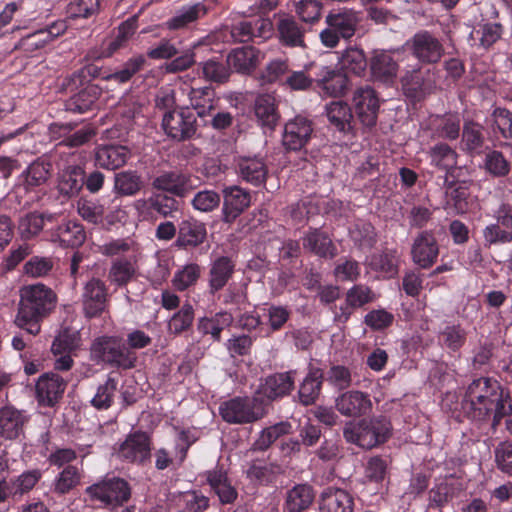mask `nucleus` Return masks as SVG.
I'll list each match as a JSON object with an SVG mask.
<instances>
[{
	"label": "nucleus",
	"mask_w": 512,
	"mask_h": 512,
	"mask_svg": "<svg viewBox=\"0 0 512 512\" xmlns=\"http://www.w3.org/2000/svg\"><path fill=\"white\" fill-rule=\"evenodd\" d=\"M466 414L477 421H482L493 414V426L512 411L508 394L504 393L499 382L489 377L473 380L467 387L463 398Z\"/></svg>",
	"instance_id": "f257e3e1"
},
{
	"label": "nucleus",
	"mask_w": 512,
	"mask_h": 512,
	"mask_svg": "<svg viewBox=\"0 0 512 512\" xmlns=\"http://www.w3.org/2000/svg\"><path fill=\"white\" fill-rule=\"evenodd\" d=\"M57 296L44 284L27 285L20 291V302L15 324L31 335L40 332V321L56 307Z\"/></svg>",
	"instance_id": "f03ea898"
},
{
	"label": "nucleus",
	"mask_w": 512,
	"mask_h": 512,
	"mask_svg": "<svg viewBox=\"0 0 512 512\" xmlns=\"http://www.w3.org/2000/svg\"><path fill=\"white\" fill-rule=\"evenodd\" d=\"M391 423L384 416L349 422L345 425L343 435L347 442L365 449H371L384 443L390 436Z\"/></svg>",
	"instance_id": "7ed1b4c3"
},
{
	"label": "nucleus",
	"mask_w": 512,
	"mask_h": 512,
	"mask_svg": "<svg viewBox=\"0 0 512 512\" xmlns=\"http://www.w3.org/2000/svg\"><path fill=\"white\" fill-rule=\"evenodd\" d=\"M91 357L97 363H107L112 366L130 369L134 367L136 355L127 348L120 338L101 336L91 345Z\"/></svg>",
	"instance_id": "20e7f679"
},
{
	"label": "nucleus",
	"mask_w": 512,
	"mask_h": 512,
	"mask_svg": "<svg viewBox=\"0 0 512 512\" xmlns=\"http://www.w3.org/2000/svg\"><path fill=\"white\" fill-rule=\"evenodd\" d=\"M257 398L234 397L219 406L222 419L229 424H249L261 419L265 412Z\"/></svg>",
	"instance_id": "39448f33"
},
{
	"label": "nucleus",
	"mask_w": 512,
	"mask_h": 512,
	"mask_svg": "<svg viewBox=\"0 0 512 512\" xmlns=\"http://www.w3.org/2000/svg\"><path fill=\"white\" fill-rule=\"evenodd\" d=\"M86 493L94 501H99L108 507H117L126 502L130 497L128 483L117 477L106 478L86 489Z\"/></svg>",
	"instance_id": "423d86ee"
},
{
	"label": "nucleus",
	"mask_w": 512,
	"mask_h": 512,
	"mask_svg": "<svg viewBox=\"0 0 512 512\" xmlns=\"http://www.w3.org/2000/svg\"><path fill=\"white\" fill-rule=\"evenodd\" d=\"M80 299L85 317L100 316L105 311L108 302L107 285L97 277L90 278L83 284Z\"/></svg>",
	"instance_id": "0eeeda50"
},
{
	"label": "nucleus",
	"mask_w": 512,
	"mask_h": 512,
	"mask_svg": "<svg viewBox=\"0 0 512 512\" xmlns=\"http://www.w3.org/2000/svg\"><path fill=\"white\" fill-rule=\"evenodd\" d=\"M162 128L174 140L183 141L196 132V117L189 109L170 110L163 115Z\"/></svg>",
	"instance_id": "6e6552de"
},
{
	"label": "nucleus",
	"mask_w": 512,
	"mask_h": 512,
	"mask_svg": "<svg viewBox=\"0 0 512 512\" xmlns=\"http://www.w3.org/2000/svg\"><path fill=\"white\" fill-rule=\"evenodd\" d=\"M353 105L355 113L363 125L371 127L376 124L380 102L372 87L366 85L357 88L353 95Z\"/></svg>",
	"instance_id": "1a4fd4ad"
},
{
	"label": "nucleus",
	"mask_w": 512,
	"mask_h": 512,
	"mask_svg": "<svg viewBox=\"0 0 512 512\" xmlns=\"http://www.w3.org/2000/svg\"><path fill=\"white\" fill-rule=\"evenodd\" d=\"M294 387V373H275L266 377L256 391L260 402L273 401L288 395Z\"/></svg>",
	"instance_id": "9d476101"
},
{
	"label": "nucleus",
	"mask_w": 512,
	"mask_h": 512,
	"mask_svg": "<svg viewBox=\"0 0 512 512\" xmlns=\"http://www.w3.org/2000/svg\"><path fill=\"white\" fill-rule=\"evenodd\" d=\"M312 132L311 121L306 117L296 116L284 126L282 135L283 146L287 150L299 151L308 143Z\"/></svg>",
	"instance_id": "9b49d317"
},
{
	"label": "nucleus",
	"mask_w": 512,
	"mask_h": 512,
	"mask_svg": "<svg viewBox=\"0 0 512 512\" xmlns=\"http://www.w3.org/2000/svg\"><path fill=\"white\" fill-rule=\"evenodd\" d=\"M413 55L421 62L436 63L443 55L440 41L427 31L416 33L410 40Z\"/></svg>",
	"instance_id": "f8f14e48"
},
{
	"label": "nucleus",
	"mask_w": 512,
	"mask_h": 512,
	"mask_svg": "<svg viewBox=\"0 0 512 512\" xmlns=\"http://www.w3.org/2000/svg\"><path fill=\"white\" fill-rule=\"evenodd\" d=\"M315 83L322 96L337 97L344 93L347 78L332 67L319 66L315 72Z\"/></svg>",
	"instance_id": "ddd939ff"
},
{
	"label": "nucleus",
	"mask_w": 512,
	"mask_h": 512,
	"mask_svg": "<svg viewBox=\"0 0 512 512\" xmlns=\"http://www.w3.org/2000/svg\"><path fill=\"white\" fill-rule=\"evenodd\" d=\"M223 198L222 220L225 223H232L251 202L250 193L238 186L224 188Z\"/></svg>",
	"instance_id": "4468645a"
},
{
	"label": "nucleus",
	"mask_w": 512,
	"mask_h": 512,
	"mask_svg": "<svg viewBox=\"0 0 512 512\" xmlns=\"http://www.w3.org/2000/svg\"><path fill=\"white\" fill-rule=\"evenodd\" d=\"M354 499L352 495L341 488H325L318 500V512H353Z\"/></svg>",
	"instance_id": "2eb2a0df"
},
{
	"label": "nucleus",
	"mask_w": 512,
	"mask_h": 512,
	"mask_svg": "<svg viewBox=\"0 0 512 512\" xmlns=\"http://www.w3.org/2000/svg\"><path fill=\"white\" fill-rule=\"evenodd\" d=\"M335 406L344 416L358 417L371 410L372 402L368 394L352 390L339 395L336 398Z\"/></svg>",
	"instance_id": "dca6fc26"
},
{
	"label": "nucleus",
	"mask_w": 512,
	"mask_h": 512,
	"mask_svg": "<svg viewBox=\"0 0 512 512\" xmlns=\"http://www.w3.org/2000/svg\"><path fill=\"white\" fill-rule=\"evenodd\" d=\"M150 440L146 433L130 434L120 445L119 457L128 462L142 463L150 457Z\"/></svg>",
	"instance_id": "f3484780"
},
{
	"label": "nucleus",
	"mask_w": 512,
	"mask_h": 512,
	"mask_svg": "<svg viewBox=\"0 0 512 512\" xmlns=\"http://www.w3.org/2000/svg\"><path fill=\"white\" fill-rule=\"evenodd\" d=\"M369 64L371 75L376 81L391 84L396 79L398 64L389 51L374 50Z\"/></svg>",
	"instance_id": "a211bd4d"
},
{
	"label": "nucleus",
	"mask_w": 512,
	"mask_h": 512,
	"mask_svg": "<svg viewBox=\"0 0 512 512\" xmlns=\"http://www.w3.org/2000/svg\"><path fill=\"white\" fill-rule=\"evenodd\" d=\"M51 170L52 165L49 160L43 157L38 158L20 174L18 178L19 185L27 192L34 191L46 184L51 176Z\"/></svg>",
	"instance_id": "6ab92c4d"
},
{
	"label": "nucleus",
	"mask_w": 512,
	"mask_h": 512,
	"mask_svg": "<svg viewBox=\"0 0 512 512\" xmlns=\"http://www.w3.org/2000/svg\"><path fill=\"white\" fill-rule=\"evenodd\" d=\"M66 383L61 376L48 373L41 376L36 383V395L40 404L54 405L62 396Z\"/></svg>",
	"instance_id": "aec40b11"
},
{
	"label": "nucleus",
	"mask_w": 512,
	"mask_h": 512,
	"mask_svg": "<svg viewBox=\"0 0 512 512\" xmlns=\"http://www.w3.org/2000/svg\"><path fill=\"white\" fill-rule=\"evenodd\" d=\"M49 233V240L58 243L62 247H78L86 239L83 226L72 220H67L52 229Z\"/></svg>",
	"instance_id": "412c9836"
},
{
	"label": "nucleus",
	"mask_w": 512,
	"mask_h": 512,
	"mask_svg": "<svg viewBox=\"0 0 512 512\" xmlns=\"http://www.w3.org/2000/svg\"><path fill=\"white\" fill-rule=\"evenodd\" d=\"M413 261L422 268L430 267L437 259L439 250L435 237L429 232H422L412 245Z\"/></svg>",
	"instance_id": "4be33fe9"
},
{
	"label": "nucleus",
	"mask_w": 512,
	"mask_h": 512,
	"mask_svg": "<svg viewBox=\"0 0 512 512\" xmlns=\"http://www.w3.org/2000/svg\"><path fill=\"white\" fill-rule=\"evenodd\" d=\"M28 417L23 412L12 406L0 409V437L5 440H14L22 432Z\"/></svg>",
	"instance_id": "5701e85b"
},
{
	"label": "nucleus",
	"mask_w": 512,
	"mask_h": 512,
	"mask_svg": "<svg viewBox=\"0 0 512 512\" xmlns=\"http://www.w3.org/2000/svg\"><path fill=\"white\" fill-rule=\"evenodd\" d=\"M360 22L359 14L353 10H339L330 12L325 17V24L330 26L342 39L354 36Z\"/></svg>",
	"instance_id": "b1692460"
},
{
	"label": "nucleus",
	"mask_w": 512,
	"mask_h": 512,
	"mask_svg": "<svg viewBox=\"0 0 512 512\" xmlns=\"http://www.w3.org/2000/svg\"><path fill=\"white\" fill-rule=\"evenodd\" d=\"M129 157L130 151L122 145H103L95 150V164L103 169H117L123 166Z\"/></svg>",
	"instance_id": "393cba45"
},
{
	"label": "nucleus",
	"mask_w": 512,
	"mask_h": 512,
	"mask_svg": "<svg viewBox=\"0 0 512 512\" xmlns=\"http://www.w3.org/2000/svg\"><path fill=\"white\" fill-rule=\"evenodd\" d=\"M208 9L202 2L184 5L167 20L166 27L169 30H180L189 27L206 16Z\"/></svg>",
	"instance_id": "a878e982"
},
{
	"label": "nucleus",
	"mask_w": 512,
	"mask_h": 512,
	"mask_svg": "<svg viewBox=\"0 0 512 512\" xmlns=\"http://www.w3.org/2000/svg\"><path fill=\"white\" fill-rule=\"evenodd\" d=\"M366 266L386 278H392L398 272L399 256L397 250L386 249L366 258Z\"/></svg>",
	"instance_id": "bb28decb"
},
{
	"label": "nucleus",
	"mask_w": 512,
	"mask_h": 512,
	"mask_svg": "<svg viewBox=\"0 0 512 512\" xmlns=\"http://www.w3.org/2000/svg\"><path fill=\"white\" fill-rule=\"evenodd\" d=\"M237 171L245 182L253 185H262L267 177L268 169L262 158L242 157L238 160Z\"/></svg>",
	"instance_id": "cd10ccee"
},
{
	"label": "nucleus",
	"mask_w": 512,
	"mask_h": 512,
	"mask_svg": "<svg viewBox=\"0 0 512 512\" xmlns=\"http://www.w3.org/2000/svg\"><path fill=\"white\" fill-rule=\"evenodd\" d=\"M303 246L319 257L333 258L337 255V247L330 236L319 229H313L305 235Z\"/></svg>",
	"instance_id": "c85d7f7f"
},
{
	"label": "nucleus",
	"mask_w": 512,
	"mask_h": 512,
	"mask_svg": "<svg viewBox=\"0 0 512 512\" xmlns=\"http://www.w3.org/2000/svg\"><path fill=\"white\" fill-rule=\"evenodd\" d=\"M206 480L211 490L221 503H232L237 498V491L223 469H214L206 473Z\"/></svg>",
	"instance_id": "c756f323"
},
{
	"label": "nucleus",
	"mask_w": 512,
	"mask_h": 512,
	"mask_svg": "<svg viewBox=\"0 0 512 512\" xmlns=\"http://www.w3.org/2000/svg\"><path fill=\"white\" fill-rule=\"evenodd\" d=\"M279 41L288 47H305V28L292 17H283L277 23Z\"/></svg>",
	"instance_id": "7c9ffc66"
},
{
	"label": "nucleus",
	"mask_w": 512,
	"mask_h": 512,
	"mask_svg": "<svg viewBox=\"0 0 512 512\" xmlns=\"http://www.w3.org/2000/svg\"><path fill=\"white\" fill-rule=\"evenodd\" d=\"M207 230L204 223L194 219L184 220L179 227L176 244L179 247H196L206 238Z\"/></svg>",
	"instance_id": "2f4dec72"
},
{
	"label": "nucleus",
	"mask_w": 512,
	"mask_h": 512,
	"mask_svg": "<svg viewBox=\"0 0 512 512\" xmlns=\"http://www.w3.org/2000/svg\"><path fill=\"white\" fill-rule=\"evenodd\" d=\"M84 170L77 164L67 165L59 172L58 189L66 196H75L84 184Z\"/></svg>",
	"instance_id": "473e14b6"
},
{
	"label": "nucleus",
	"mask_w": 512,
	"mask_h": 512,
	"mask_svg": "<svg viewBox=\"0 0 512 512\" xmlns=\"http://www.w3.org/2000/svg\"><path fill=\"white\" fill-rule=\"evenodd\" d=\"M188 182L189 179L185 174L169 171L156 177L153 181V186L156 189L182 197L191 189Z\"/></svg>",
	"instance_id": "72a5a7b5"
},
{
	"label": "nucleus",
	"mask_w": 512,
	"mask_h": 512,
	"mask_svg": "<svg viewBox=\"0 0 512 512\" xmlns=\"http://www.w3.org/2000/svg\"><path fill=\"white\" fill-rule=\"evenodd\" d=\"M469 190L463 184H449L445 190L444 209L448 213L464 214L469 209Z\"/></svg>",
	"instance_id": "f704fd0d"
},
{
	"label": "nucleus",
	"mask_w": 512,
	"mask_h": 512,
	"mask_svg": "<svg viewBox=\"0 0 512 512\" xmlns=\"http://www.w3.org/2000/svg\"><path fill=\"white\" fill-rule=\"evenodd\" d=\"M234 271V264L228 257L216 259L209 271V291L214 294L229 281Z\"/></svg>",
	"instance_id": "c9c22d12"
},
{
	"label": "nucleus",
	"mask_w": 512,
	"mask_h": 512,
	"mask_svg": "<svg viewBox=\"0 0 512 512\" xmlns=\"http://www.w3.org/2000/svg\"><path fill=\"white\" fill-rule=\"evenodd\" d=\"M233 322L232 314L224 311L211 317H202L198 321V330L204 335H211L214 341H220L221 332Z\"/></svg>",
	"instance_id": "e433bc0d"
},
{
	"label": "nucleus",
	"mask_w": 512,
	"mask_h": 512,
	"mask_svg": "<svg viewBox=\"0 0 512 512\" xmlns=\"http://www.w3.org/2000/svg\"><path fill=\"white\" fill-rule=\"evenodd\" d=\"M136 261V255L115 259L108 274L111 283L118 286L126 285L136 273Z\"/></svg>",
	"instance_id": "4c0bfd02"
},
{
	"label": "nucleus",
	"mask_w": 512,
	"mask_h": 512,
	"mask_svg": "<svg viewBox=\"0 0 512 512\" xmlns=\"http://www.w3.org/2000/svg\"><path fill=\"white\" fill-rule=\"evenodd\" d=\"M314 492L307 484H298L287 492L285 507L288 512H302L310 507Z\"/></svg>",
	"instance_id": "58836bf2"
},
{
	"label": "nucleus",
	"mask_w": 512,
	"mask_h": 512,
	"mask_svg": "<svg viewBox=\"0 0 512 512\" xmlns=\"http://www.w3.org/2000/svg\"><path fill=\"white\" fill-rule=\"evenodd\" d=\"M322 378L323 374L320 369L313 368L309 371L298 391L302 404L311 405L315 402L321 391Z\"/></svg>",
	"instance_id": "ea45409f"
},
{
	"label": "nucleus",
	"mask_w": 512,
	"mask_h": 512,
	"mask_svg": "<svg viewBox=\"0 0 512 512\" xmlns=\"http://www.w3.org/2000/svg\"><path fill=\"white\" fill-rule=\"evenodd\" d=\"M501 36V26L497 23H483L475 26L469 34L471 45L488 48Z\"/></svg>",
	"instance_id": "a19ab883"
},
{
	"label": "nucleus",
	"mask_w": 512,
	"mask_h": 512,
	"mask_svg": "<svg viewBox=\"0 0 512 512\" xmlns=\"http://www.w3.org/2000/svg\"><path fill=\"white\" fill-rule=\"evenodd\" d=\"M254 110L262 126L272 129L276 125L278 114L275 106V98L272 95H259L255 100Z\"/></svg>",
	"instance_id": "79ce46f5"
},
{
	"label": "nucleus",
	"mask_w": 512,
	"mask_h": 512,
	"mask_svg": "<svg viewBox=\"0 0 512 512\" xmlns=\"http://www.w3.org/2000/svg\"><path fill=\"white\" fill-rule=\"evenodd\" d=\"M339 64L342 70L361 76L367 68V59L362 49L349 47L342 52Z\"/></svg>",
	"instance_id": "37998d69"
},
{
	"label": "nucleus",
	"mask_w": 512,
	"mask_h": 512,
	"mask_svg": "<svg viewBox=\"0 0 512 512\" xmlns=\"http://www.w3.org/2000/svg\"><path fill=\"white\" fill-rule=\"evenodd\" d=\"M431 164L440 170L449 171L457 165V153L449 145L439 143L428 152Z\"/></svg>",
	"instance_id": "c03bdc74"
},
{
	"label": "nucleus",
	"mask_w": 512,
	"mask_h": 512,
	"mask_svg": "<svg viewBox=\"0 0 512 512\" xmlns=\"http://www.w3.org/2000/svg\"><path fill=\"white\" fill-rule=\"evenodd\" d=\"M191 107L203 117L214 108V91L210 87L191 88L188 93Z\"/></svg>",
	"instance_id": "a18cd8bd"
},
{
	"label": "nucleus",
	"mask_w": 512,
	"mask_h": 512,
	"mask_svg": "<svg viewBox=\"0 0 512 512\" xmlns=\"http://www.w3.org/2000/svg\"><path fill=\"white\" fill-rule=\"evenodd\" d=\"M228 62L239 72H249L258 63V52L252 47L238 48L229 55Z\"/></svg>",
	"instance_id": "49530a36"
},
{
	"label": "nucleus",
	"mask_w": 512,
	"mask_h": 512,
	"mask_svg": "<svg viewBox=\"0 0 512 512\" xmlns=\"http://www.w3.org/2000/svg\"><path fill=\"white\" fill-rule=\"evenodd\" d=\"M325 111L328 121L338 130L344 131L349 127L352 113L347 103L342 101H333L326 105Z\"/></svg>",
	"instance_id": "de8ad7c7"
},
{
	"label": "nucleus",
	"mask_w": 512,
	"mask_h": 512,
	"mask_svg": "<svg viewBox=\"0 0 512 512\" xmlns=\"http://www.w3.org/2000/svg\"><path fill=\"white\" fill-rule=\"evenodd\" d=\"M431 124L435 127V133L440 138L454 140L459 136L460 118L458 115L436 116L431 119Z\"/></svg>",
	"instance_id": "09e8293b"
},
{
	"label": "nucleus",
	"mask_w": 512,
	"mask_h": 512,
	"mask_svg": "<svg viewBox=\"0 0 512 512\" xmlns=\"http://www.w3.org/2000/svg\"><path fill=\"white\" fill-rule=\"evenodd\" d=\"M80 333L70 328L62 329L54 339L51 351L54 355L71 353L80 346Z\"/></svg>",
	"instance_id": "8fccbe9b"
},
{
	"label": "nucleus",
	"mask_w": 512,
	"mask_h": 512,
	"mask_svg": "<svg viewBox=\"0 0 512 512\" xmlns=\"http://www.w3.org/2000/svg\"><path fill=\"white\" fill-rule=\"evenodd\" d=\"M201 274L198 264L190 263L177 270L172 278V285L178 291H184L196 284Z\"/></svg>",
	"instance_id": "3c124183"
},
{
	"label": "nucleus",
	"mask_w": 512,
	"mask_h": 512,
	"mask_svg": "<svg viewBox=\"0 0 512 512\" xmlns=\"http://www.w3.org/2000/svg\"><path fill=\"white\" fill-rule=\"evenodd\" d=\"M118 381L112 377L98 386L96 394L91 399V405L97 410H106L111 407L117 390Z\"/></svg>",
	"instance_id": "603ef678"
},
{
	"label": "nucleus",
	"mask_w": 512,
	"mask_h": 512,
	"mask_svg": "<svg viewBox=\"0 0 512 512\" xmlns=\"http://www.w3.org/2000/svg\"><path fill=\"white\" fill-rule=\"evenodd\" d=\"M291 430V424L287 421L276 423L263 429L254 443L258 450H266L279 437L286 435Z\"/></svg>",
	"instance_id": "864d4df0"
},
{
	"label": "nucleus",
	"mask_w": 512,
	"mask_h": 512,
	"mask_svg": "<svg viewBox=\"0 0 512 512\" xmlns=\"http://www.w3.org/2000/svg\"><path fill=\"white\" fill-rule=\"evenodd\" d=\"M141 178L134 171H123L115 175V190L125 196L136 194L141 188Z\"/></svg>",
	"instance_id": "5fc2aeb1"
},
{
	"label": "nucleus",
	"mask_w": 512,
	"mask_h": 512,
	"mask_svg": "<svg viewBox=\"0 0 512 512\" xmlns=\"http://www.w3.org/2000/svg\"><path fill=\"white\" fill-rule=\"evenodd\" d=\"M98 89L95 86H88L82 91H80L77 95L72 97L68 104L67 108L70 111L76 113H85L90 110L94 103L97 100Z\"/></svg>",
	"instance_id": "6e6d98bb"
},
{
	"label": "nucleus",
	"mask_w": 512,
	"mask_h": 512,
	"mask_svg": "<svg viewBox=\"0 0 512 512\" xmlns=\"http://www.w3.org/2000/svg\"><path fill=\"white\" fill-rule=\"evenodd\" d=\"M194 319V309L190 303H185L181 309L176 312L168 322L170 333L178 335L189 329Z\"/></svg>",
	"instance_id": "4d7b16f0"
},
{
	"label": "nucleus",
	"mask_w": 512,
	"mask_h": 512,
	"mask_svg": "<svg viewBox=\"0 0 512 512\" xmlns=\"http://www.w3.org/2000/svg\"><path fill=\"white\" fill-rule=\"evenodd\" d=\"M486 171L494 177H505L510 172V163L500 151L492 150L484 158Z\"/></svg>",
	"instance_id": "13d9d810"
},
{
	"label": "nucleus",
	"mask_w": 512,
	"mask_h": 512,
	"mask_svg": "<svg viewBox=\"0 0 512 512\" xmlns=\"http://www.w3.org/2000/svg\"><path fill=\"white\" fill-rule=\"evenodd\" d=\"M350 237L361 248H371L376 243L374 227L368 222H358L350 230Z\"/></svg>",
	"instance_id": "bf43d9fd"
},
{
	"label": "nucleus",
	"mask_w": 512,
	"mask_h": 512,
	"mask_svg": "<svg viewBox=\"0 0 512 512\" xmlns=\"http://www.w3.org/2000/svg\"><path fill=\"white\" fill-rule=\"evenodd\" d=\"M439 340L447 349L457 351L465 344L466 331L460 325H449L440 333Z\"/></svg>",
	"instance_id": "052dcab7"
},
{
	"label": "nucleus",
	"mask_w": 512,
	"mask_h": 512,
	"mask_svg": "<svg viewBox=\"0 0 512 512\" xmlns=\"http://www.w3.org/2000/svg\"><path fill=\"white\" fill-rule=\"evenodd\" d=\"M221 202L220 195L214 190H202L197 192L191 204L197 211L208 213L219 207Z\"/></svg>",
	"instance_id": "680f3d73"
},
{
	"label": "nucleus",
	"mask_w": 512,
	"mask_h": 512,
	"mask_svg": "<svg viewBox=\"0 0 512 512\" xmlns=\"http://www.w3.org/2000/svg\"><path fill=\"white\" fill-rule=\"evenodd\" d=\"M80 481V473L75 466H66L54 481L55 491L65 494L73 489Z\"/></svg>",
	"instance_id": "e2e57ef3"
},
{
	"label": "nucleus",
	"mask_w": 512,
	"mask_h": 512,
	"mask_svg": "<svg viewBox=\"0 0 512 512\" xmlns=\"http://www.w3.org/2000/svg\"><path fill=\"white\" fill-rule=\"evenodd\" d=\"M288 72V65L284 60H273L269 62L265 69L261 72L260 79L263 84H271L282 82L285 80V75Z\"/></svg>",
	"instance_id": "0e129e2a"
},
{
	"label": "nucleus",
	"mask_w": 512,
	"mask_h": 512,
	"mask_svg": "<svg viewBox=\"0 0 512 512\" xmlns=\"http://www.w3.org/2000/svg\"><path fill=\"white\" fill-rule=\"evenodd\" d=\"M100 252L105 256H120L123 254L136 255L137 247L130 239H115L100 246Z\"/></svg>",
	"instance_id": "69168bd1"
},
{
	"label": "nucleus",
	"mask_w": 512,
	"mask_h": 512,
	"mask_svg": "<svg viewBox=\"0 0 512 512\" xmlns=\"http://www.w3.org/2000/svg\"><path fill=\"white\" fill-rule=\"evenodd\" d=\"M44 226V219L36 213L25 215L19 222V233L21 238L29 240L36 236Z\"/></svg>",
	"instance_id": "338daca9"
},
{
	"label": "nucleus",
	"mask_w": 512,
	"mask_h": 512,
	"mask_svg": "<svg viewBox=\"0 0 512 512\" xmlns=\"http://www.w3.org/2000/svg\"><path fill=\"white\" fill-rule=\"evenodd\" d=\"M497 468L512 477V441L500 443L495 449Z\"/></svg>",
	"instance_id": "774afa93"
}]
</instances>
